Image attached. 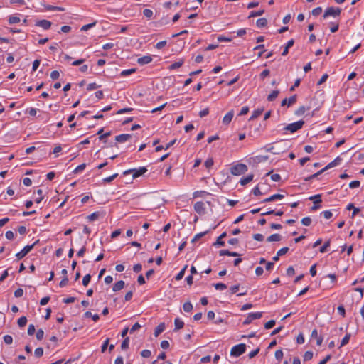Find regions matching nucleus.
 Returning a JSON list of instances; mask_svg holds the SVG:
<instances>
[{
	"mask_svg": "<svg viewBox=\"0 0 364 364\" xmlns=\"http://www.w3.org/2000/svg\"><path fill=\"white\" fill-rule=\"evenodd\" d=\"M118 176V173H114L109 177L103 178L104 183H110Z\"/></svg>",
	"mask_w": 364,
	"mask_h": 364,
	"instance_id": "c9c22d12",
	"label": "nucleus"
},
{
	"mask_svg": "<svg viewBox=\"0 0 364 364\" xmlns=\"http://www.w3.org/2000/svg\"><path fill=\"white\" fill-rule=\"evenodd\" d=\"M288 149V146L284 144L282 141L277 143L274 145L270 146L267 148V151L272 152L274 154H279L286 151Z\"/></svg>",
	"mask_w": 364,
	"mask_h": 364,
	"instance_id": "f257e3e1",
	"label": "nucleus"
},
{
	"mask_svg": "<svg viewBox=\"0 0 364 364\" xmlns=\"http://www.w3.org/2000/svg\"><path fill=\"white\" fill-rule=\"evenodd\" d=\"M282 240V236L279 234L275 233L267 238V242H277Z\"/></svg>",
	"mask_w": 364,
	"mask_h": 364,
	"instance_id": "6ab92c4d",
	"label": "nucleus"
},
{
	"mask_svg": "<svg viewBox=\"0 0 364 364\" xmlns=\"http://www.w3.org/2000/svg\"><path fill=\"white\" fill-rule=\"evenodd\" d=\"M27 318L26 316H21L18 320V325L20 328H23L26 325Z\"/></svg>",
	"mask_w": 364,
	"mask_h": 364,
	"instance_id": "cd10ccee",
	"label": "nucleus"
},
{
	"mask_svg": "<svg viewBox=\"0 0 364 364\" xmlns=\"http://www.w3.org/2000/svg\"><path fill=\"white\" fill-rule=\"evenodd\" d=\"M4 341L5 343L10 345L13 342V338L9 335H6L4 336Z\"/></svg>",
	"mask_w": 364,
	"mask_h": 364,
	"instance_id": "3c124183",
	"label": "nucleus"
},
{
	"mask_svg": "<svg viewBox=\"0 0 364 364\" xmlns=\"http://www.w3.org/2000/svg\"><path fill=\"white\" fill-rule=\"evenodd\" d=\"M283 357V352L282 350H277L275 352V358L277 360H280Z\"/></svg>",
	"mask_w": 364,
	"mask_h": 364,
	"instance_id": "bf43d9fd",
	"label": "nucleus"
},
{
	"mask_svg": "<svg viewBox=\"0 0 364 364\" xmlns=\"http://www.w3.org/2000/svg\"><path fill=\"white\" fill-rule=\"evenodd\" d=\"M98 87H100L99 85H97L95 82H92V83H90L87 85V90H92L97 89Z\"/></svg>",
	"mask_w": 364,
	"mask_h": 364,
	"instance_id": "69168bd1",
	"label": "nucleus"
},
{
	"mask_svg": "<svg viewBox=\"0 0 364 364\" xmlns=\"http://www.w3.org/2000/svg\"><path fill=\"white\" fill-rule=\"evenodd\" d=\"M264 13V10H263V9L259 10V11H252L250 12L248 18H250L255 17V16H262Z\"/></svg>",
	"mask_w": 364,
	"mask_h": 364,
	"instance_id": "bb28decb",
	"label": "nucleus"
},
{
	"mask_svg": "<svg viewBox=\"0 0 364 364\" xmlns=\"http://www.w3.org/2000/svg\"><path fill=\"white\" fill-rule=\"evenodd\" d=\"M234 116V112L233 110L230 111L228 112L223 119V122L225 124H228L232 119Z\"/></svg>",
	"mask_w": 364,
	"mask_h": 364,
	"instance_id": "2eb2a0df",
	"label": "nucleus"
},
{
	"mask_svg": "<svg viewBox=\"0 0 364 364\" xmlns=\"http://www.w3.org/2000/svg\"><path fill=\"white\" fill-rule=\"evenodd\" d=\"M350 336H351L350 333H346V335L344 336V338L341 341L340 348L346 345L349 342Z\"/></svg>",
	"mask_w": 364,
	"mask_h": 364,
	"instance_id": "7c9ffc66",
	"label": "nucleus"
},
{
	"mask_svg": "<svg viewBox=\"0 0 364 364\" xmlns=\"http://www.w3.org/2000/svg\"><path fill=\"white\" fill-rule=\"evenodd\" d=\"M23 290L21 288L17 289L14 291V296L17 298L21 297L23 296Z\"/></svg>",
	"mask_w": 364,
	"mask_h": 364,
	"instance_id": "13d9d810",
	"label": "nucleus"
},
{
	"mask_svg": "<svg viewBox=\"0 0 364 364\" xmlns=\"http://www.w3.org/2000/svg\"><path fill=\"white\" fill-rule=\"evenodd\" d=\"M135 71H136V70L134 68L124 70L122 71L121 75L122 76H127L129 75H131V74L135 73Z\"/></svg>",
	"mask_w": 364,
	"mask_h": 364,
	"instance_id": "79ce46f5",
	"label": "nucleus"
},
{
	"mask_svg": "<svg viewBox=\"0 0 364 364\" xmlns=\"http://www.w3.org/2000/svg\"><path fill=\"white\" fill-rule=\"evenodd\" d=\"M36 331V328L33 324H30L28 328V334L31 336L33 335Z\"/></svg>",
	"mask_w": 364,
	"mask_h": 364,
	"instance_id": "680f3d73",
	"label": "nucleus"
},
{
	"mask_svg": "<svg viewBox=\"0 0 364 364\" xmlns=\"http://www.w3.org/2000/svg\"><path fill=\"white\" fill-rule=\"evenodd\" d=\"M44 336V331L42 329H38L36 332V338L38 341H41Z\"/></svg>",
	"mask_w": 364,
	"mask_h": 364,
	"instance_id": "603ef678",
	"label": "nucleus"
},
{
	"mask_svg": "<svg viewBox=\"0 0 364 364\" xmlns=\"http://www.w3.org/2000/svg\"><path fill=\"white\" fill-rule=\"evenodd\" d=\"M253 179V175L252 174H250L248 175L247 176L245 177V178H242L240 181V183L242 185V186H245L247 183H249L250 181H252Z\"/></svg>",
	"mask_w": 364,
	"mask_h": 364,
	"instance_id": "4be33fe9",
	"label": "nucleus"
},
{
	"mask_svg": "<svg viewBox=\"0 0 364 364\" xmlns=\"http://www.w3.org/2000/svg\"><path fill=\"white\" fill-rule=\"evenodd\" d=\"M275 325L274 320H270L264 324L265 329H270Z\"/></svg>",
	"mask_w": 364,
	"mask_h": 364,
	"instance_id": "09e8293b",
	"label": "nucleus"
},
{
	"mask_svg": "<svg viewBox=\"0 0 364 364\" xmlns=\"http://www.w3.org/2000/svg\"><path fill=\"white\" fill-rule=\"evenodd\" d=\"M247 171V166L244 164H237L230 168V172L234 176H240Z\"/></svg>",
	"mask_w": 364,
	"mask_h": 364,
	"instance_id": "f03ea898",
	"label": "nucleus"
},
{
	"mask_svg": "<svg viewBox=\"0 0 364 364\" xmlns=\"http://www.w3.org/2000/svg\"><path fill=\"white\" fill-rule=\"evenodd\" d=\"M304 124V121L299 120L298 122H294V123L287 125L284 127V130L289 131L290 132L294 133V132L298 131L299 129H301Z\"/></svg>",
	"mask_w": 364,
	"mask_h": 364,
	"instance_id": "39448f33",
	"label": "nucleus"
},
{
	"mask_svg": "<svg viewBox=\"0 0 364 364\" xmlns=\"http://www.w3.org/2000/svg\"><path fill=\"white\" fill-rule=\"evenodd\" d=\"M183 63H184L183 60H180L179 61L175 62L169 66V69L174 70L176 68H179L180 67H181L183 65Z\"/></svg>",
	"mask_w": 364,
	"mask_h": 364,
	"instance_id": "b1692460",
	"label": "nucleus"
},
{
	"mask_svg": "<svg viewBox=\"0 0 364 364\" xmlns=\"http://www.w3.org/2000/svg\"><path fill=\"white\" fill-rule=\"evenodd\" d=\"M38 241L39 240H37L33 244H32L31 245H26V247H24L21 252L16 253V257L18 259H21L23 257H24L33 248V247L36 245V244L38 242Z\"/></svg>",
	"mask_w": 364,
	"mask_h": 364,
	"instance_id": "0eeeda50",
	"label": "nucleus"
},
{
	"mask_svg": "<svg viewBox=\"0 0 364 364\" xmlns=\"http://www.w3.org/2000/svg\"><path fill=\"white\" fill-rule=\"evenodd\" d=\"M147 171L146 167H140L139 169L133 168L129 169L123 172V175L126 176L132 173V178H136L144 174Z\"/></svg>",
	"mask_w": 364,
	"mask_h": 364,
	"instance_id": "20e7f679",
	"label": "nucleus"
},
{
	"mask_svg": "<svg viewBox=\"0 0 364 364\" xmlns=\"http://www.w3.org/2000/svg\"><path fill=\"white\" fill-rule=\"evenodd\" d=\"M34 354L37 358H41L43 355V349L41 347L37 348L35 351Z\"/></svg>",
	"mask_w": 364,
	"mask_h": 364,
	"instance_id": "37998d69",
	"label": "nucleus"
},
{
	"mask_svg": "<svg viewBox=\"0 0 364 364\" xmlns=\"http://www.w3.org/2000/svg\"><path fill=\"white\" fill-rule=\"evenodd\" d=\"M323 173V170H322V169H321V170H320L319 171H318L317 173H314V174H313V175H311V176H309V177L305 178V179H304V180H305L306 181H310V180H311V179H313V178H316L318 176L321 175V173Z\"/></svg>",
	"mask_w": 364,
	"mask_h": 364,
	"instance_id": "e433bc0d",
	"label": "nucleus"
},
{
	"mask_svg": "<svg viewBox=\"0 0 364 364\" xmlns=\"http://www.w3.org/2000/svg\"><path fill=\"white\" fill-rule=\"evenodd\" d=\"M256 23L257 27L262 28L267 26V20L265 18H259Z\"/></svg>",
	"mask_w": 364,
	"mask_h": 364,
	"instance_id": "a878e982",
	"label": "nucleus"
},
{
	"mask_svg": "<svg viewBox=\"0 0 364 364\" xmlns=\"http://www.w3.org/2000/svg\"><path fill=\"white\" fill-rule=\"evenodd\" d=\"M322 12V8L321 7H316L314 9L312 10L311 14L314 16H319Z\"/></svg>",
	"mask_w": 364,
	"mask_h": 364,
	"instance_id": "a18cd8bd",
	"label": "nucleus"
},
{
	"mask_svg": "<svg viewBox=\"0 0 364 364\" xmlns=\"http://www.w3.org/2000/svg\"><path fill=\"white\" fill-rule=\"evenodd\" d=\"M330 244H331V241L328 240V241H326L323 245L322 247H320L319 249V251L321 252V253H323L326 251L327 248L330 246Z\"/></svg>",
	"mask_w": 364,
	"mask_h": 364,
	"instance_id": "a19ab883",
	"label": "nucleus"
},
{
	"mask_svg": "<svg viewBox=\"0 0 364 364\" xmlns=\"http://www.w3.org/2000/svg\"><path fill=\"white\" fill-rule=\"evenodd\" d=\"M90 279H91V276L90 274H87L85 276H84V277L82 279V285L85 287H87L88 285V284L90 283Z\"/></svg>",
	"mask_w": 364,
	"mask_h": 364,
	"instance_id": "72a5a7b5",
	"label": "nucleus"
},
{
	"mask_svg": "<svg viewBox=\"0 0 364 364\" xmlns=\"http://www.w3.org/2000/svg\"><path fill=\"white\" fill-rule=\"evenodd\" d=\"M20 21V18L17 16H9V23L10 24H14V23H17Z\"/></svg>",
	"mask_w": 364,
	"mask_h": 364,
	"instance_id": "4c0bfd02",
	"label": "nucleus"
},
{
	"mask_svg": "<svg viewBox=\"0 0 364 364\" xmlns=\"http://www.w3.org/2000/svg\"><path fill=\"white\" fill-rule=\"evenodd\" d=\"M226 236V232H224L223 233H222L217 239L216 242L213 244V245H220V246H224L225 245V242L222 240V239L223 237H225Z\"/></svg>",
	"mask_w": 364,
	"mask_h": 364,
	"instance_id": "5701e85b",
	"label": "nucleus"
},
{
	"mask_svg": "<svg viewBox=\"0 0 364 364\" xmlns=\"http://www.w3.org/2000/svg\"><path fill=\"white\" fill-rule=\"evenodd\" d=\"M186 268H187V266H185V267H183V268L180 271V272H179V273L176 276V280H180V279H181L183 277V276H184V274H185V271H186Z\"/></svg>",
	"mask_w": 364,
	"mask_h": 364,
	"instance_id": "ea45409f",
	"label": "nucleus"
},
{
	"mask_svg": "<svg viewBox=\"0 0 364 364\" xmlns=\"http://www.w3.org/2000/svg\"><path fill=\"white\" fill-rule=\"evenodd\" d=\"M341 161V158L338 156L336 157L333 161L329 163L326 166H325L322 170H323V172L332 167H334L339 164V163Z\"/></svg>",
	"mask_w": 364,
	"mask_h": 364,
	"instance_id": "4468645a",
	"label": "nucleus"
},
{
	"mask_svg": "<svg viewBox=\"0 0 364 364\" xmlns=\"http://www.w3.org/2000/svg\"><path fill=\"white\" fill-rule=\"evenodd\" d=\"M214 287L218 290H223L227 288L226 284L223 283H216L213 284Z\"/></svg>",
	"mask_w": 364,
	"mask_h": 364,
	"instance_id": "c03bdc74",
	"label": "nucleus"
},
{
	"mask_svg": "<svg viewBox=\"0 0 364 364\" xmlns=\"http://www.w3.org/2000/svg\"><path fill=\"white\" fill-rule=\"evenodd\" d=\"M262 112H263V109L255 110L253 112V113L252 114V116L250 117V120H252L254 119L257 118L259 116H260L262 114Z\"/></svg>",
	"mask_w": 364,
	"mask_h": 364,
	"instance_id": "c85d7f7f",
	"label": "nucleus"
},
{
	"mask_svg": "<svg viewBox=\"0 0 364 364\" xmlns=\"http://www.w3.org/2000/svg\"><path fill=\"white\" fill-rule=\"evenodd\" d=\"M205 166L206 168H209L213 166V159H208L205 161Z\"/></svg>",
	"mask_w": 364,
	"mask_h": 364,
	"instance_id": "774afa93",
	"label": "nucleus"
},
{
	"mask_svg": "<svg viewBox=\"0 0 364 364\" xmlns=\"http://www.w3.org/2000/svg\"><path fill=\"white\" fill-rule=\"evenodd\" d=\"M143 14L147 18H151L153 16V11L151 9H145L143 11Z\"/></svg>",
	"mask_w": 364,
	"mask_h": 364,
	"instance_id": "864d4df0",
	"label": "nucleus"
},
{
	"mask_svg": "<svg viewBox=\"0 0 364 364\" xmlns=\"http://www.w3.org/2000/svg\"><path fill=\"white\" fill-rule=\"evenodd\" d=\"M37 26L42 27L43 29H49L51 26V22L48 20H41L37 22Z\"/></svg>",
	"mask_w": 364,
	"mask_h": 364,
	"instance_id": "dca6fc26",
	"label": "nucleus"
},
{
	"mask_svg": "<svg viewBox=\"0 0 364 364\" xmlns=\"http://www.w3.org/2000/svg\"><path fill=\"white\" fill-rule=\"evenodd\" d=\"M360 184V183L359 181H353L350 183L349 186L351 188H355L359 187Z\"/></svg>",
	"mask_w": 364,
	"mask_h": 364,
	"instance_id": "0e129e2a",
	"label": "nucleus"
},
{
	"mask_svg": "<svg viewBox=\"0 0 364 364\" xmlns=\"http://www.w3.org/2000/svg\"><path fill=\"white\" fill-rule=\"evenodd\" d=\"M141 328V325L139 323H136L132 326L130 329V333H132Z\"/></svg>",
	"mask_w": 364,
	"mask_h": 364,
	"instance_id": "e2e57ef3",
	"label": "nucleus"
},
{
	"mask_svg": "<svg viewBox=\"0 0 364 364\" xmlns=\"http://www.w3.org/2000/svg\"><path fill=\"white\" fill-rule=\"evenodd\" d=\"M183 309L186 312H190L193 309V305L191 302H186L183 305Z\"/></svg>",
	"mask_w": 364,
	"mask_h": 364,
	"instance_id": "c756f323",
	"label": "nucleus"
},
{
	"mask_svg": "<svg viewBox=\"0 0 364 364\" xmlns=\"http://www.w3.org/2000/svg\"><path fill=\"white\" fill-rule=\"evenodd\" d=\"M284 198V195L279 194V193L274 194V195L271 196L270 197L267 198L264 200H263L262 203H268V202L274 201L275 200H281V199H283Z\"/></svg>",
	"mask_w": 364,
	"mask_h": 364,
	"instance_id": "f8f14e48",
	"label": "nucleus"
},
{
	"mask_svg": "<svg viewBox=\"0 0 364 364\" xmlns=\"http://www.w3.org/2000/svg\"><path fill=\"white\" fill-rule=\"evenodd\" d=\"M207 232H208V231H205V232H200V233L196 235L195 237L192 239L191 242L193 243L195 242L196 241H197L198 240H199L202 237H203Z\"/></svg>",
	"mask_w": 364,
	"mask_h": 364,
	"instance_id": "49530a36",
	"label": "nucleus"
},
{
	"mask_svg": "<svg viewBox=\"0 0 364 364\" xmlns=\"http://www.w3.org/2000/svg\"><path fill=\"white\" fill-rule=\"evenodd\" d=\"M288 251H289V247H284L280 249L277 253L278 254V256H282V255H285L286 253H287Z\"/></svg>",
	"mask_w": 364,
	"mask_h": 364,
	"instance_id": "6e6d98bb",
	"label": "nucleus"
},
{
	"mask_svg": "<svg viewBox=\"0 0 364 364\" xmlns=\"http://www.w3.org/2000/svg\"><path fill=\"white\" fill-rule=\"evenodd\" d=\"M262 316V312L250 313L248 314L245 320L243 321L244 325L250 324L253 320L259 319Z\"/></svg>",
	"mask_w": 364,
	"mask_h": 364,
	"instance_id": "6e6552de",
	"label": "nucleus"
},
{
	"mask_svg": "<svg viewBox=\"0 0 364 364\" xmlns=\"http://www.w3.org/2000/svg\"><path fill=\"white\" fill-rule=\"evenodd\" d=\"M151 355V353L149 350H143L141 352V355L143 357V358H149Z\"/></svg>",
	"mask_w": 364,
	"mask_h": 364,
	"instance_id": "4d7b16f0",
	"label": "nucleus"
},
{
	"mask_svg": "<svg viewBox=\"0 0 364 364\" xmlns=\"http://www.w3.org/2000/svg\"><path fill=\"white\" fill-rule=\"evenodd\" d=\"M321 197L320 194H317L309 198L310 200L314 201V205L311 208V211H315L320 208L319 203H321Z\"/></svg>",
	"mask_w": 364,
	"mask_h": 364,
	"instance_id": "1a4fd4ad",
	"label": "nucleus"
},
{
	"mask_svg": "<svg viewBox=\"0 0 364 364\" xmlns=\"http://www.w3.org/2000/svg\"><path fill=\"white\" fill-rule=\"evenodd\" d=\"M313 358V353L311 351H306L304 355V360L308 361L311 360Z\"/></svg>",
	"mask_w": 364,
	"mask_h": 364,
	"instance_id": "58836bf2",
	"label": "nucleus"
},
{
	"mask_svg": "<svg viewBox=\"0 0 364 364\" xmlns=\"http://www.w3.org/2000/svg\"><path fill=\"white\" fill-rule=\"evenodd\" d=\"M296 102V95H294L290 97L289 99H287V98L284 99L282 101L281 105L284 106L285 105L287 104L288 106H291L293 104H294Z\"/></svg>",
	"mask_w": 364,
	"mask_h": 364,
	"instance_id": "9b49d317",
	"label": "nucleus"
},
{
	"mask_svg": "<svg viewBox=\"0 0 364 364\" xmlns=\"http://www.w3.org/2000/svg\"><path fill=\"white\" fill-rule=\"evenodd\" d=\"M321 215H323V217H324L326 219H330V218L332 217V215H333V214H332V213H331V210H325V211H323V212L321 213Z\"/></svg>",
	"mask_w": 364,
	"mask_h": 364,
	"instance_id": "5fc2aeb1",
	"label": "nucleus"
},
{
	"mask_svg": "<svg viewBox=\"0 0 364 364\" xmlns=\"http://www.w3.org/2000/svg\"><path fill=\"white\" fill-rule=\"evenodd\" d=\"M306 109L304 106L299 107L295 112V114L297 116H301L304 114Z\"/></svg>",
	"mask_w": 364,
	"mask_h": 364,
	"instance_id": "f704fd0d",
	"label": "nucleus"
},
{
	"mask_svg": "<svg viewBox=\"0 0 364 364\" xmlns=\"http://www.w3.org/2000/svg\"><path fill=\"white\" fill-rule=\"evenodd\" d=\"M259 348H257L255 350L251 351L248 355L249 358H253L254 357H255L259 353Z\"/></svg>",
	"mask_w": 364,
	"mask_h": 364,
	"instance_id": "052dcab7",
	"label": "nucleus"
},
{
	"mask_svg": "<svg viewBox=\"0 0 364 364\" xmlns=\"http://www.w3.org/2000/svg\"><path fill=\"white\" fill-rule=\"evenodd\" d=\"M99 216H100V213L99 212H95V213L89 215L87 216V219L90 221H93V220H95L98 219Z\"/></svg>",
	"mask_w": 364,
	"mask_h": 364,
	"instance_id": "473e14b6",
	"label": "nucleus"
},
{
	"mask_svg": "<svg viewBox=\"0 0 364 364\" xmlns=\"http://www.w3.org/2000/svg\"><path fill=\"white\" fill-rule=\"evenodd\" d=\"M194 210L199 215L205 213V204L202 201L196 202L194 205Z\"/></svg>",
	"mask_w": 364,
	"mask_h": 364,
	"instance_id": "9d476101",
	"label": "nucleus"
},
{
	"mask_svg": "<svg viewBox=\"0 0 364 364\" xmlns=\"http://www.w3.org/2000/svg\"><path fill=\"white\" fill-rule=\"evenodd\" d=\"M85 167H86V164H82L75 168V169L73 171V173H77L83 171L85 168Z\"/></svg>",
	"mask_w": 364,
	"mask_h": 364,
	"instance_id": "de8ad7c7",
	"label": "nucleus"
},
{
	"mask_svg": "<svg viewBox=\"0 0 364 364\" xmlns=\"http://www.w3.org/2000/svg\"><path fill=\"white\" fill-rule=\"evenodd\" d=\"M165 329L164 323H161L158 325L154 330V336L157 337L160 333H161Z\"/></svg>",
	"mask_w": 364,
	"mask_h": 364,
	"instance_id": "a211bd4d",
	"label": "nucleus"
},
{
	"mask_svg": "<svg viewBox=\"0 0 364 364\" xmlns=\"http://www.w3.org/2000/svg\"><path fill=\"white\" fill-rule=\"evenodd\" d=\"M152 58L150 55H146L138 58L137 62L140 65H145L151 63Z\"/></svg>",
	"mask_w": 364,
	"mask_h": 364,
	"instance_id": "f3484780",
	"label": "nucleus"
},
{
	"mask_svg": "<svg viewBox=\"0 0 364 364\" xmlns=\"http://www.w3.org/2000/svg\"><path fill=\"white\" fill-rule=\"evenodd\" d=\"M174 324H175V329H174L175 331L181 329L184 326V322L178 318L175 319Z\"/></svg>",
	"mask_w": 364,
	"mask_h": 364,
	"instance_id": "412c9836",
	"label": "nucleus"
},
{
	"mask_svg": "<svg viewBox=\"0 0 364 364\" xmlns=\"http://www.w3.org/2000/svg\"><path fill=\"white\" fill-rule=\"evenodd\" d=\"M279 93V90H273L267 97V100L269 102L274 100Z\"/></svg>",
	"mask_w": 364,
	"mask_h": 364,
	"instance_id": "393cba45",
	"label": "nucleus"
},
{
	"mask_svg": "<svg viewBox=\"0 0 364 364\" xmlns=\"http://www.w3.org/2000/svg\"><path fill=\"white\" fill-rule=\"evenodd\" d=\"M129 338L126 337L121 344V348L122 350H126L129 348Z\"/></svg>",
	"mask_w": 364,
	"mask_h": 364,
	"instance_id": "2f4dec72",
	"label": "nucleus"
},
{
	"mask_svg": "<svg viewBox=\"0 0 364 364\" xmlns=\"http://www.w3.org/2000/svg\"><path fill=\"white\" fill-rule=\"evenodd\" d=\"M131 137H132L131 134H119V135L115 137V140L117 142L122 143V142H124V141L129 140V139H131Z\"/></svg>",
	"mask_w": 364,
	"mask_h": 364,
	"instance_id": "ddd939ff",
	"label": "nucleus"
},
{
	"mask_svg": "<svg viewBox=\"0 0 364 364\" xmlns=\"http://www.w3.org/2000/svg\"><path fill=\"white\" fill-rule=\"evenodd\" d=\"M341 13V9L340 8H334V7H328L324 12L323 16V18H327L328 16H338Z\"/></svg>",
	"mask_w": 364,
	"mask_h": 364,
	"instance_id": "423d86ee",
	"label": "nucleus"
},
{
	"mask_svg": "<svg viewBox=\"0 0 364 364\" xmlns=\"http://www.w3.org/2000/svg\"><path fill=\"white\" fill-rule=\"evenodd\" d=\"M301 223L304 225H306V226H309L311 225V218L309 217H306V218H304L302 220H301Z\"/></svg>",
	"mask_w": 364,
	"mask_h": 364,
	"instance_id": "8fccbe9b",
	"label": "nucleus"
},
{
	"mask_svg": "<svg viewBox=\"0 0 364 364\" xmlns=\"http://www.w3.org/2000/svg\"><path fill=\"white\" fill-rule=\"evenodd\" d=\"M124 284H124V281H122V280L118 281L117 283L114 284L112 289L114 291H118L124 288Z\"/></svg>",
	"mask_w": 364,
	"mask_h": 364,
	"instance_id": "aec40b11",
	"label": "nucleus"
},
{
	"mask_svg": "<svg viewBox=\"0 0 364 364\" xmlns=\"http://www.w3.org/2000/svg\"><path fill=\"white\" fill-rule=\"evenodd\" d=\"M60 76V73L58 70H54L50 73V77L53 80H57Z\"/></svg>",
	"mask_w": 364,
	"mask_h": 364,
	"instance_id": "338daca9",
	"label": "nucleus"
},
{
	"mask_svg": "<svg viewBox=\"0 0 364 364\" xmlns=\"http://www.w3.org/2000/svg\"><path fill=\"white\" fill-rule=\"evenodd\" d=\"M246 350V345L245 343H240L236 346H234L231 350L230 355L234 357H239L242 354H243Z\"/></svg>",
	"mask_w": 364,
	"mask_h": 364,
	"instance_id": "7ed1b4c3",
	"label": "nucleus"
}]
</instances>
